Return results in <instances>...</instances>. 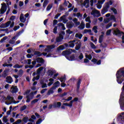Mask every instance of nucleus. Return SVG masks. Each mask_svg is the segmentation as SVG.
Returning a JSON list of instances; mask_svg holds the SVG:
<instances>
[{
    "mask_svg": "<svg viewBox=\"0 0 124 124\" xmlns=\"http://www.w3.org/2000/svg\"><path fill=\"white\" fill-rule=\"evenodd\" d=\"M116 76L117 83L118 84H122L124 81V67L117 71Z\"/></svg>",
    "mask_w": 124,
    "mask_h": 124,
    "instance_id": "obj_1",
    "label": "nucleus"
},
{
    "mask_svg": "<svg viewBox=\"0 0 124 124\" xmlns=\"http://www.w3.org/2000/svg\"><path fill=\"white\" fill-rule=\"evenodd\" d=\"M72 53V50L71 49H69L68 50H64L62 53V56H64L65 57L66 59L68 60V61H71V62H72L73 61H75V54ZM69 55H71L70 56Z\"/></svg>",
    "mask_w": 124,
    "mask_h": 124,
    "instance_id": "obj_2",
    "label": "nucleus"
},
{
    "mask_svg": "<svg viewBox=\"0 0 124 124\" xmlns=\"http://www.w3.org/2000/svg\"><path fill=\"white\" fill-rule=\"evenodd\" d=\"M119 103L120 105L124 106V82L123 83V86L122 88V93L119 99Z\"/></svg>",
    "mask_w": 124,
    "mask_h": 124,
    "instance_id": "obj_3",
    "label": "nucleus"
},
{
    "mask_svg": "<svg viewBox=\"0 0 124 124\" xmlns=\"http://www.w3.org/2000/svg\"><path fill=\"white\" fill-rule=\"evenodd\" d=\"M91 14L94 18H95V17H96V18H98V17H100V16H101V15L100 14V12L97 10H94L92 11Z\"/></svg>",
    "mask_w": 124,
    "mask_h": 124,
    "instance_id": "obj_4",
    "label": "nucleus"
},
{
    "mask_svg": "<svg viewBox=\"0 0 124 124\" xmlns=\"http://www.w3.org/2000/svg\"><path fill=\"white\" fill-rule=\"evenodd\" d=\"M78 97H75L73 100L70 102V104L65 103H63V105H65V106H68V107L71 108V107H72V105H73V102H77V101H78Z\"/></svg>",
    "mask_w": 124,
    "mask_h": 124,
    "instance_id": "obj_5",
    "label": "nucleus"
},
{
    "mask_svg": "<svg viewBox=\"0 0 124 124\" xmlns=\"http://www.w3.org/2000/svg\"><path fill=\"white\" fill-rule=\"evenodd\" d=\"M110 8V5H109V3H106V6L103 7V9L101 10V14L103 15L105 14L106 12L108 11V9Z\"/></svg>",
    "mask_w": 124,
    "mask_h": 124,
    "instance_id": "obj_6",
    "label": "nucleus"
},
{
    "mask_svg": "<svg viewBox=\"0 0 124 124\" xmlns=\"http://www.w3.org/2000/svg\"><path fill=\"white\" fill-rule=\"evenodd\" d=\"M1 4L2 5V7H1V9L0 10V14H4V13H5V12H6V10H7V6L6 5V4H5V3H4L3 4Z\"/></svg>",
    "mask_w": 124,
    "mask_h": 124,
    "instance_id": "obj_7",
    "label": "nucleus"
},
{
    "mask_svg": "<svg viewBox=\"0 0 124 124\" xmlns=\"http://www.w3.org/2000/svg\"><path fill=\"white\" fill-rule=\"evenodd\" d=\"M11 90H12L11 91L12 93H18V88L16 86L12 85Z\"/></svg>",
    "mask_w": 124,
    "mask_h": 124,
    "instance_id": "obj_8",
    "label": "nucleus"
},
{
    "mask_svg": "<svg viewBox=\"0 0 124 124\" xmlns=\"http://www.w3.org/2000/svg\"><path fill=\"white\" fill-rule=\"evenodd\" d=\"M62 39H63V36L60 34V36L56 38V42L54 43V44H56L57 43H59V42H61L62 41Z\"/></svg>",
    "mask_w": 124,
    "mask_h": 124,
    "instance_id": "obj_9",
    "label": "nucleus"
},
{
    "mask_svg": "<svg viewBox=\"0 0 124 124\" xmlns=\"http://www.w3.org/2000/svg\"><path fill=\"white\" fill-rule=\"evenodd\" d=\"M122 32H124L120 31V30H119V29L118 28H117L116 31H114V34H115V35L119 37H121L122 34H123Z\"/></svg>",
    "mask_w": 124,
    "mask_h": 124,
    "instance_id": "obj_10",
    "label": "nucleus"
},
{
    "mask_svg": "<svg viewBox=\"0 0 124 124\" xmlns=\"http://www.w3.org/2000/svg\"><path fill=\"white\" fill-rule=\"evenodd\" d=\"M82 83V79L79 78L78 81L77 82V92H79V90L80 89V86L81 83Z\"/></svg>",
    "mask_w": 124,
    "mask_h": 124,
    "instance_id": "obj_11",
    "label": "nucleus"
},
{
    "mask_svg": "<svg viewBox=\"0 0 124 124\" xmlns=\"http://www.w3.org/2000/svg\"><path fill=\"white\" fill-rule=\"evenodd\" d=\"M62 106V103L61 102H54L53 103L54 108H61Z\"/></svg>",
    "mask_w": 124,
    "mask_h": 124,
    "instance_id": "obj_12",
    "label": "nucleus"
},
{
    "mask_svg": "<svg viewBox=\"0 0 124 124\" xmlns=\"http://www.w3.org/2000/svg\"><path fill=\"white\" fill-rule=\"evenodd\" d=\"M91 62H93L94 64H95V63H96V64H97L98 65H99V64H101V60H100L97 61V60L95 58H93V59H92Z\"/></svg>",
    "mask_w": 124,
    "mask_h": 124,
    "instance_id": "obj_13",
    "label": "nucleus"
},
{
    "mask_svg": "<svg viewBox=\"0 0 124 124\" xmlns=\"http://www.w3.org/2000/svg\"><path fill=\"white\" fill-rule=\"evenodd\" d=\"M6 82L9 84H11L13 82V78L11 76H8L6 78Z\"/></svg>",
    "mask_w": 124,
    "mask_h": 124,
    "instance_id": "obj_14",
    "label": "nucleus"
},
{
    "mask_svg": "<svg viewBox=\"0 0 124 124\" xmlns=\"http://www.w3.org/2000/svg\"><path fill=\"white\" fill-rule=\"evenodd\" d=\"M19 20L21 23H25L27 21V18H25L23 14H21L19 17Z\"/></svg>",
    "mask_w": 124,
    "mask_h": 124,
    "instance_id": "obj_15",
    "label": "nucleus"
},
{
    "mask_svg": "<svg viewBox=\"0 0 124 124\" xmlns=\"http://www.w3.org/2000/svg\"><path fill=\"white\" fill-rule=\"evenodd\" d=\"M55 47H56V46H55V45L47 46L46 48H45V51H47V52H48V51H50V50H52V49H54Z\"/></svg>",
    "mask_w": 124,
    "mask_h": 124,
    "instance_id": "obj_16",
    "label": "nucleus"
},
{
    "mask_svg": "<svg viewBox=\"0 0 124 124\" xmlns=\"http://www.w3.org/2000/svg\"><path fill=\"white\" fill-rule=\"evenodd\" d=\"M36 61L38 63H44V59L41 57H38L36 59Z\"/></svg>",
    "mask_w": 124,
    "mask_h": 124,
    "instance_id": "obj_17",
    "label": "nucleus"
},
{
    "mask_svg": "<svg viewBox=\"0 0 124 124\" xmlns=\"http://www.w3.org/2000/svg\"><path fill=\"white\" fill-rule=\"evenodd\" d=\"M102 35L99 36V43H102L103 41V37H104V32H101Z\"/></svg>",
    "mask_w": 124,
    "mask_h": 124,
    "instance_id": "obj_18",
    "label": "nucleus"
},
{
    "mask_svg": "<svg viewBox=\"0 0 124 124\" xmlns=\"http://www.w3.org/2000/svg\"><path fill=\"white\" fill-rule=\"evenodd\" d=\"M78 42L79 43L77 46H76L75 48L76 51H79V50H80V48H81V46H82V43H81V41L78 40Z\"/></svg>",
    "mask_w": 124,
    "mask_h": 124,
    "instance_id": "obj_19",
    "label": "nucleus"
},
{
    "mask_svg": "<svg viewBox=\"0 0 124 124\" xmlns=\"http://www.w3.org/2000/svg\"><path fill=\"white\" fill-rule=\"evenodd\" d=\"M54 90H56V87H51L47 92V95L54 93Z\"/></svg>",
    "mask_w": 124,
    "mask_h": 124,
    "instance_id": "obj_20",
    "label": "nucleus"
},
{
    "mask_svg": "<svg viewBox=\"0 0 124 124\" xmlns=\"http://www.w3.org/2000/svg\"><path fill=\"white\" fill-rule=\"evenodd\" d=\"M74 24L73 22H69L66 23V27L67 29H72V27H74Z\"/></svg>",
    "mask_w": 124,
    "mask_h": 124,
    "instance_id": "obj_21",
    "label": "nucleus"
},
{
    "mask_svg": "<svg viewBox=\"0 0 124 124\" xmlns=\"http://www.w3.org/2000/svg\"><path fill=\"white\" fill-rule=\"evenodd\" d=\"M78 28L80 29V30H84V29H85V23L84 21H81V24L78 27Z\"/></svg>",
    "mask_w": 124,
    "mask_h": 124,
    "instance_id": "obj_22",
    "label": "nucleus"
},
{
    "mask_svg": "<svg viewBox=\"0 0 124 124\" xmlns=\"http://www.w3.org/2000/svg\"><path fill=\"white\" fill-rule=\"evenodd\" d=\"M64 49H65V46H64V45H61L57 48V51L58 52H60V51L62 50H64Z\"/></svg>",
    "mask_w": 124,
    "mask_h": 124,
    "instance_id": "obj_23",
    "label": "nucleus"
},
{
    "mask_svg": "<svg viewBox=\"0 0 124 124\" xmlns=\"http://www.w3.org/2000/svg\"><path fill=\"white\" fill-rule=\"evenodd\" d=\"M33 54L34 56H37V57L42 56V54L40 53V51H35Z\"/></svg>",
    "mask_w": 124,
    "mask_h": 124,
    "instance_id": "obj_24",
    "label": "nucleus"
},
{
    "mask_svg": "<svg viewBox=\"0 0 124 124\" xmlns=\"http://www.w3.org/2000/svg\"><path fill=\"white\" fill-rule=\"evenodd\" d=\"M43 69H44V67H41L39 68L37 70V74L38 75H40V74L41 73V71H43Z\"/></svg>",
    "mask_w": 124,
    "mask_h": 124,
    "instance_id": "obj_25",
    "label": "nucleus"
},
{
    "mask_svg": "<svg viewBox=\"0 0 124 124\" xmlns=\"http://www.w3.org/2000/svg\"><path fill=\"white\" fill-rule=\"evenodd\" d=\"M60 84L61 83L60 82V81H57L53 84V86L52 87H55L56 89H57V88H58V87H59V86H60Z\"/></svg>",
    "mask_w": 124,
    "mask_h": 124,
    "instance_id": "obj_26",
    "label": "nucleus"
},
{
    "mask_svg": "<svg viewBox=\"0 0 124 124\" xmlns=\"http://www.w3.org/2000/svg\"><path fill=\"white\" fill-rule=\"evenodd\" d=\"M58 27H62V30L63 31H65V27H64V24H63V23H58Z\"/></svg>",
    "mask_w": 124,
    "mask_h": 124,
    "instance_id": "obj_27",
    "label": "nucleus"
},
{
    "mask_svg": "<svg viewBox=\"0 0 124 124\" xmlns=\"http://www.w3.org/2000/svg\"><path fill=\"white\" fill-rule=\"evenodd\" d=\"M48 3H49V1L48 0H45L43 3V7L45 8L47 6Z\"/></svg>",
    "mask_w": 124,
    "mask_h": 124,
    "instance_id": "obj_28",
    "label": "nucleus"
},
{
    "mask_svg": "<svg viewBox=\"0 0 124 124\" xmlns=\"http://www.w3.org/2000/svg\"><path fill=\"white\" fill-rule=\"evenodd\" d=\"M60 20L62 21L63 24H66V23H67V21H68L67 19H66V17H63L62 18V16L60 17Z\"/></svg>",
    "mask_w": 124,
    "mask_h": 124,
    "instance_id": "obj_29",
    "label": "nucleus"
},
{
    "mask_svg": "<svg viewBox=\"0 0 124 124\" xmlns=\"http://www.w3.org/2000/svg\"><path fill=\"white\" fill-rule=\"evenodd\" d=\"M24 66V65H19L18 64H16V65L13 66L14 68H22Z\"/></svg>",
    "mask_w": 124,
    "mask_h": 124,
    "instance_id": "obj_30",
    "label": "nucleus"
},
{
    "mask_svg": "<svg viewBox=\"0 0 124 124\" xmlns=\"http://www.w3.org/2000/svg\"><path fill=\"white\" fill-rule=\"evenodd\" d=\"M75 37L79 38V39H81L82 37H83V34H79V33H76L75 35Z\"/></svg>",
    "mask_w": 124,
    "mask_h": 124,
    "instance_id": "obj_31",
    "label": "nucleus"
},
{
    "mask_svg": "<svg viewBox=\"0 0 124 124\" xmlns=\"http://www.w3.org/2000/svg\"><path fill=\"white\" fill-rule=\"evenodd\" d=\"M6 76H7V71L4 70L2 74V77L5 78Z\"/></svg>",
    "mask_w": 124,
    "mask_h": 124,
    "instance_id": "obj_32",
    "label": "nucleus"
},
{
    "mask_svg": "<svg viewBox=\"0 0 124 124\" xmlns=\"http://www.w3.org/2000/svg\"><path fill=\"white\" fill-rule=\"evenodd\" d=\"M23 122L26 124V123H28L29 122V117L28 116L25 117L22 119Z\"/></svg>",
    "mask_w": 124,
    "mask_h": 124,
    "instance_id": "obj_33",
    "label": "nucleus"
},
{
    "mask_svg": "<svg viewBox=\"0 0 124 124\" xmlns=\"http://www.w3.org/2000/svg\"><path fill=\"white\" fill-rule=\"evenodd\" d=\"M39 100V99H35L31 102V104L32 105H33V104H35L36 102H38Z\"/></svg>",
    "mask_w": 124,
    "mask_h": 124,
    "instance_id": "obj_34",
    "label": "nucleus"
},
{
    "mask_svg": "<svg viewBox=\"0 0 124 124\" xmlns=\"http://www.w3.org/2000/svg\"><path fill=\"white\" fill-rule=\"evenodd\" d=\"M90 45L92 49H96V46H95V45H94V44L93 42H90Z\"/></svg>",
    "mask_w": 124,
    "mask_h": 124,
    "instance_id": "obj_35",
    "label": "nucleus"
},
{
    "mask_svg": "<svg viewBox=\"0 0 124 124\" xmlns=\"http://www.w3.org/2000/svg\"><path fill=\"white\" fill-rule=\"evenodd\" d=\"M48 76H53L54 75V72L51 70H48Z\"/></svg>",
    "mask_w": 124,
    "mask_h": 124,
    "instance_id": "obj_36",
    "label": "nucleus"
},
{
    "mask_svg": "<svg viewBox=\"0 0 124 124\" xmlns=\"http://www.w3.org/2000/svg\"><path fill=\"white\" fill-rule=\"evenodd\" d=\"M100 46L102 47V48H106V47H107V44H106L105 43H101Z\"/></svg>",
    "mask_w": 124,
    "mask_h": 124,
    "instance_id": "obj_37",
    "label": "nucleus"
},
{
    "mask_svg": "<svg viewBox=\"0 0 124 124\" xmlns=\"http://www.w3.org/2000/svg\"><path fill=\"white\" fill-rule=\"evenodd\" d=\"M52 7H53V4H48L46 7L47 11H49V10H50L51 9V8H52Z\"/></svg>",
    "mask_w": 124,
    "mask_h": 124,
    "instance_id": "obj_38",
    "label": "nucleus"
},
{
    "mask_svg": "<svg viewBox=\"0 0 124 124\" xmlns=\"http://www.w3.org/2000/svg\"><path fill=\"white\" fill-rule=\"evenodd\" d=\"M26 109H27V106L24 105L20 108V111H21V112H23V111L26 110Z\"/></svg>",
    "mask_w": 124,
    "mask_h": 124,
    "instance_id": "obj_39",
    "label": "nucleus"
},
{
    "mask_svg": "<svg viewBox=\"0 0 124 124\" xmlns=\"http://www.w3.org/2000/svg\"><path fill=\"white\" fill-rule=\"evenodd\" d=\"M93 31H94V32L95 33H97L98 32V31H97V26H94L93 28Z\"/></svg>",
    "mask_w": 124,
    "mask_h": 124,
    "instance_id": "obj_40",
    "label": "nucleus"
},
{
    "mask_svg": "<svg viewBox=\"0 0 124 124\" xmlns=\"http://www.w3.org/2000/svg\"><path fill=\"white\" fill-rule=\"evenodd\" d=\"M8 38V37L7 36L4 37L0 40V43H2L3 41H5V40H6V39H7Z\"/></svg>",
    "mask_w": 124,
    "mask_h": 124,
    "instance_id": "obj_41",
    "label": "nucleus"
},
{
    "mask_svg": "<svg viewBox=\"0 0 124 124\" xmlns=\"http://www.w3.org/2000/svg\"><path fill=\"white\" fill-rule=\"evenodd\" d=\"M85 58H86V59H88V60L91 61V60L93 59V56H92V54H89L88 55H86Z\"/></svg>",
    "mask_w": 124,
    "mask_h": 124,
    "instance_id": "obj_42",
    "label": "nucleus"
},
{
    "mask_svg": "<svg viewBox=\"0 0 124 124\" xmlns=\"http://www.w3.org/2000/svg\"><path fill=\"white\" fill-rule=\"evenodd\" d=\"M58 26H55L53 29V33H55V34H57L58 33Z\"/></svg>",
    "mask_w": 124,
    "mask_h": 124,
    "instance_id": "obj_43",
    "label": "nucleus"
},
{
    "mask_svg": "<svg viewBox=\"0 0 124 124\" xmlns=\"http://www.w3.org/2000/svg\"><path fill=\"white\" fill-rule=\"evenodd\" d=\"M111 10L112 11H113V13H114V14H118V11H117V9H116V8H111Z\"/></svg>",
    "mask_w": 124,
    "mask_h": 124,
    "instance_id": "obj_44",
    "label": "nucleus"
},
{
    "mask_svg": "<svg viewBox=\"0 0 124 124\" xmlns=\"http://www.w3.org/2000/svg\"><path fill=\"white\" fill-rule=\"evenodd\" d=\"M66 79V78L64 76L62 78H61L60 79V80L61 82H62H62H65Z\"/></svg>",
    "mask_w": 124,
    "mask_h": 124,
    "instance_id": "obj_45",
    "label": "nucleus"
},
{
    "mask_svg": "<svg viewBox=\"0 0 124 124\" xmlns=\"http://www.w3.org/2000/svg\"><path fill=\"white\" fill-rule=\"evenodd\" d=\"M4 24L6 28H8V27H9V26H10V24H11V21H9Z\"/></svg>",
    "mask_w": 124,
    "mask_h": 124,
    "instance_id": "obj_46",
    "label": "nucleus"
},
{
    "mask_svg": "<svg viewBox=\"0 0 124 124\" xmlns=\"http://www.w3.org/2000/svg\"><path fill=\"white\" fill-rule=\"evenodd\" d=\"M3 122L4 123H7V122H8V120H7V116H3Z\"/></svg>",
    "mask_w": 124,
    "mask_h": 124,
    "instance_id": "obj_47",
    "label": "nucleus"
},
{
    "mask_svg": "<svg viewBox=\"0 0 124 124\" xmlns=\"http://www.w3.org/2000/svg\"><path fill=\"white\" fill-rule=\"evenodd\" d=\"M42 119L41 118L39 119L36 122V124H41L42 123Z\"/></svg>",
    "mask_w": 124,
    "mask_h": 124,
    "instance_id": "obj_48",
    "label": "nucleus"
},
{
    "mask_svg": "<svg viewBox=\"0 0 124 124\" xmlns=\"http://www.w3.org/2000/svg\"><path fill=\"white\" fill-rule=\"evenodd\" d=\"M26 98H27L26 102L27 103L30 102L31 98H30V95H27L26 96Z\"/></svg>",
    "mask_w": 124,
    "mask_h": 124,
    "instance_id": "obj_49",
    "label": "nucleus"
},
{
    "mask_svg": "<svg viewBox=\"0 0 124 124\" xmlns=\"http://www.w3.org/2000/svg\"><path fill=\"white\" fill-rule=\"evenodd\" d=\"M65 95H67V93L64 92V93L61 94L60 95V97H63L64 96H65Z\"/></svg>",
    "mask_w": 124,
    "mask_h": 124,
    "instance_id": "obj_50",
    "label": "nucleus"
},
{
    "mask_svg": "<svg viewBox=\"0 0 124 124\" xmlns=\"http://www.w3.org/2000/svg\"><path fill=\"white\" fill-rule=\"evenodd\" d=\"M26 56H27V58H28V59H31V58H32V57H33L34 56V55L28 54Z\"/></svg>",
    "mask_w": 124,
    "mask_h": 124,
    "instance_id": "obj_51",
    "label": "nucleus"
},
{
    "mask_svg": "<svg viewBox=\"0 0 124 124\" xmlns=\"http://www.w3.org/2000/svg\"><path fill=\"white\" fill-rule=\"evenodd\" d=\"M118 119H120V120H121V121H122V122H123L124 124V117H123V115H120L118 116Z\"/></svg>",
    "mask_w": 124,
    "mask_h": 124,
    "instance_id": "obj_52",
    "label": "nucleus"
},
{
    "mask_svg": "<svg viewBox=\"0 0 124 124\" xmlns=\"http://www.w3.org/2000/svg\"><path fill=\"white\" fill-rule=\"evenodd\" d=\"M62 15V14L61 13H58L56 15H55L54 17V19H58V18Z\"/></svg>",
    "mask_w": 124,
    "mask_h": 124,
    "instance_id": "obj_53",
    "label": "nucleus"
},
{
    "mask_svg": "<svg viewBox=\"0 0 124 124\" xmlns=\"http://www.w3.org/2000/svg\"><path fill=\"white\" fill-rule=\"evenodd\" d=\"M111 31H112V30H108L106 32L107 35H110L111 34Z\"/></svg>",
    "mask_w": 124,
    "mask_h": 124,
    "instance_id": "obj_54",
    "label": "nucleus"
},
{
    "mask_svg": "<svg viewBox=\"0 0 124 124\" xmlns=\"http://www.w3.org/2000/svg\"><path fill=\"white\" fill-rule=\"evenodd\" d=\"M15 18H16V16H12L10 18V21H14L15 20Z\"/></svg>",
    "mask_w": 124,
    "mask_h": 124,
    "instance_id": "obj_55",
    "label": "nucleus"
},
{
    "mask_svg": "<svg viewBox=\"0 0 124 124\" xmlns=\"http://www.w3.org/2000/svg\"><path fill=\"white\" fill-rule=\"evenodd\" d=\"M8 10L6 13V15H8V14H9V12H10V10L11 9V7H10V6H8Z\"/></svg>",
    "mask_w": 124,
    "mask_h": 124,
    "instance_id": "obj_56",
    "label": "nucleus"
},
{
    "mask_svg": "<svg viewBox=\"0 0 124 124\" xmlns=\"http://www.w3.org/2000/svg\"><path fill=\"white\" fill-rule=\"evenodd\" d=\"M18 29H20V26L19 25H18L17 26H15L13 30L14 31H17V30H18Z\"/></svg>",
    "mask_w": 124,
    "mask_h": 124,
    "instance_id": "obj_57",
    "label": "nucleus"
},
{
    "mask_svg": "<svg viewBox=\"0 0 124 124\" xmlns=\"http://www.w3.org/2000/svg\"><path fill=\"white\" fill-rule=\"evenodd\" d=\"M23 32H24V29H22V31H19L17 34V36H19V35H21V34H22V33H23Z\"/></svg>",
    "mask_w": 124,
    "mask_h": 124,
    "instance_id": "obj_58",
    "label": "nucleus"
},
{
    "mask_svg": "<svg viewBox=\"0 0 124 124\" xmlns=\"http://www.w3.org/2000/svg\"><path fill=\"white\" fill-rule=\"evenodd\" d=\"M66 33H68L69 34H72V33H73V31H70V29H68L66 30Z\"/></svg>",
    "mask_w": 124,
    "mask_h": 124,
    "instance_id": "obj_59",
    "label": "nucleus"
},
{
    "mask_svg": "<svg viewBox=\"0 0 124 124\" xmlns=\"http://www.w3.org/2000/svg\"><path fill=\"white\" fill-rule=\"evenodd\" d=\"M85 21L86 22H89V23H91V17H90V16L86 17Z\"/></svg>",
    "mask_w": 124,
    "mask_h": 124,
    "instance_id": "obj_60",
    "label": "nucleus"
},
{
    "mask_svg": "<svg viewBox=\"0 0 124 124\" xmlns=\"http://www.w3.org/2000/svg\"><path fill=\"white\" fill-rule=\"evenodd\" d=\"M84 58V55H83V53H80L79 56H78V58L79 60H83V58Z\"/></svg>",
    "mask_w": 124,
    "mask_h": 124,
    "instance_id": "obj_61",
    "label": "nucleus"
},
{
    "mask_svg": "<svg viewBox=\"0 0 124 124\" xmlns=\"http://www.w3.org/2000/svg\"><path fill=\"white\" fill-rule=\"evenodd\" d=\"M90 2V0H85L83 2V5H86L87 3H89Z\"/></svg>",
    "mask_w": 124,
    "mask_h": 124,
    "instance_id": "obj_62",
    "label": "nucleus"
},
{
    "mask_svg": "<svg viewBox=\"0 0 124 124\" xmlns=\"http://www.w3.org/2000/svg\"><path fill=\"white\" fill-rule=\"evenodd\" d=\"M110 27H112V23H108L106 27V29H109V28H110Z\"/></svg>",
    "mask_w": 124,
    "mask_h": 124,
    "instance_id": "obj_63",
    "label": "nucleus"
},
{
    "mask_svg": "<svg viewBox=\"0 0 124 124\" xmlns=\"http://www.w3.org/2000/svg\"><path fill=\"white\" fill-rule=\"evenodd\" d=\"M23 5H24V2L20 1L19 2V6H20V7H22V6H23Z\"/></svg>",
    "mask_w": 124,
    "mask_h": 124,
    "instance_id": "obj_64",
    "label": "nucleus"
}]
</instances>
